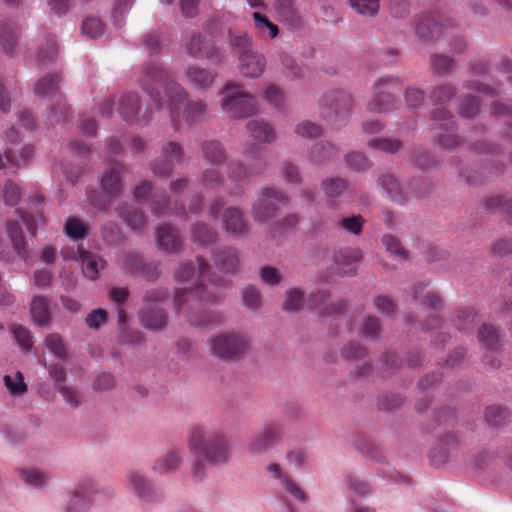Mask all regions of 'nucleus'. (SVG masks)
Here are the masks:
<instances>
[{
    "label": "nucleus",
    "instance_id": "obj_57",
    "mask_svg": "<svg viewBox=\"0 0 512 512\" xmlns=\"http://www.w3.org/2000/svg\"><path fill=\"white\" fill-rule=\"evenodd\" d=\"M275 10L279 17L284 21L292 22L296 19V11L292 0H277L275 3Z\"/></svg>",
    "mask_w": 512,
    "mask_h": 512
},
{
    "label": "nucleus",
    "instance_id": "obj_33",
    "mask_svg": "<svg viewBox=\"0 0 512 512\" xmlns=\"http://www.w3.org/2000/svg\"><path fill=\"white\" fill-rule=\"evenodd\" d=\"M509 419V412L499 405H491L485 409V421L489 426L500 427Z\"/></svg>",
    "mask_w": 512,
    "mask_h": 512
},
{
    "label": "nucleus",
    "instance_id": "obj_8",
    "mask_svg": "<svg viewBox=\"0 0 512 512\" xmlns=\"http://www.w3.org/2000/svg\"><path fill=\"white\" fill-rule=\"evenodd\" d=\"M399 86L397 78L383 76L372 85L373 98L368 105L371 112L387 113L395 108L393 92Z\"/></svg>",
    "mask_w": 512,
    "mask_h": 512
},
{
    "label": "nucleus",
    "instance_id": "obj_49",
    "mask_svg": "<svg viewBox=\"0 0 512 512\" xmlns=\"http://www.w3.org/2000/svg\"><path fill=\"white\" fill-rule=\"evenodd\" d=\"M382 243L385 246L386 250L395 258L399 260H404L407 257L405 249L400 244L399 240L389 234H385L382 237Z\"/></svg>",
    "mask_w": 512,
    "mask_h": 512
},
{
    "label": "nucleus",
    "instance_id": "obj_13",
    "mask_svg": "<svg viewBox=\"0 0 512 512\" xmlns=\"http://www.w3.org/2000/svg\"><path fill=\"white\" fill-rule=\"evenodd\" d=\"M185 81L193 88L204 91L209 89L217 78V72L201 67L198 64H190L183 71Z\"/></svg>",
    "mask_w": 512,
    "mask_h": 512
},
{
    "label": "nucleus",
    "instance_id": "obj_1",
    "mask_svg": "<svg viewBox=\"0 0 512 512\" xmlns=\"http://www.w3.org/2000/svg\"><path fill=\"white\" fill-rule=\"evenodd\" d=\"M209 266L202 258H197V273L192 263L181 264L175 272V279L181 287L174 298L175 309L183 313L194 326H203L219 321L217 314L202 310L216 295L206 283L211 280L207 274Z\"/></svg>",
    "mask_w": 512,
    "mask_h": 512
},
{
    "label": "nucleus",
    "instance_id": "obj_19",
    "mask_svg": "<svg viewBox=\"0 0 512 512\" xmlns=\"http://www.w3.org/2000/svg\"><path fill=\"white\" fill-rule=\"evenodd\" d=\"M213 261L218 269L229 273L236 271L240 257L235 249L225 247L213 253Z\"/></svg>",
    "mask_w": 512,
    "mask_h": 512
},
{
    "label": "nucleus",
    "instance_id": "obj_32",
    "mask_svg": "<svg viewBox=\"0 0 512 512\" xmlns=\"http://www.w3.org/2000/svg\"><path fill=\"white\" fill-rule=\"evenodd\" d=\"M416 35L422 39H433L440 33V25L430 16L421 18L415 28Z\"/></svg>",
    "mask_w": 512,
    "mask_h": 512
},
{
    "label": "nucleus",
    "instance_id": "obj_15",
    "mask_svg": "<svg viewBox=\"0 0 512 512\" xmlns=\"http://www.w3.org/2000/svg\"><path fill=\"white\" fill-rule=\"evenodd\" d=\"M155 243L158 249L166 254H179L183 249L178 231L169 225L156 229Z\"/></svg>",
    "mask_w": 512,
    "mask_h": 512
},
{
    "label": "nucleus",
    "instance_id": "obj_36",
    "mask_svg": "<svg viewBox=\"0 0 512 512\" xmlns=\"http://www.w3.org/2000/svg\"><path fill=\"white\" fill-rule=\"evenodd\" d=\"M206 113V104L201 100L189 102L183 111V120L188 124H194L201 120Z\"/></svg>",
    "mask_w": 512,
    "mask_h": 512
},
{
    "label": "nucleus",
    "instance_id": "obj_14",
    "mask_svg": "<svg viewBox=\"0 0 512 512\" xmlns=\"http://www.w3.org/2000/svg\"><path fill=\"white\" fill-rule=\"evenodd\" d=\"M266 67L265 57L255 51H243L238 56L237 69L245 78H259Z\"/></svg>",
    "mask_w": 512,
    "mask_h": 512
},
{
    "label": "nucleus",
    "instance_id": "obj_38",
    "mask_svg": "<svg viewBox=\"0 0 512 512\" xmlns=\"http://www.w3.org/2000/svg\"><path fill=\"white\" fill-rule=\"evenodd\" d=\"M64 232L73 241L82 240L87 236V228L79 219L69 217L65 221Z\"/></svg>",
    "mask_w": 512,
    "mask_h": 512
},
{
    "label": "nucleus",
    "instance_id": "obj_54",
    "mask_svg": "<svg viewBox=\"0 0 512 512\" xmlns=\"http://www.w3.org/2000/svg\"><path fill=\"white\" fill-rule=\"evenodd\" d=\"M21 194L22 193L20 187L12 181H7L3 186L2 198L4 203L8 206L16 205L21 197Z\"/></svg>",
    "mask_w": 512,
    "mask_h": 512
},
{
    "label": "nucleus",
    "instance_id": "obj_63",
    "mask_svg": "<svg viewBox=\"0 0 512 512\" xmlns=\"http://www.w3.org/2000/svg\"><path fill=\"white\" fill-rule=\"evenodd\" d=\"M282 486L285 489V491L294 499L301 502L308 501V496L306 495V493L290 477L284 478Z\"/></svg>",
    "mask_w": 512,
    "mask_h": 512
},
{
    "label": "nucleus",
    "instance_id": "obj_16",
    "mask_svg": "<svg viewBox=\"0 0 512 512\" xmlns=\"http://www.w3.org/2000/svg\"><path fill=\"white\" fill-rule=\"evenodd\" d=\"M182 157V148L176 142H169L162 150V158L157 159L152 165L155 175L164 176L172 172L175 162Z\"/></svg>",
    "mask_w": 512,
    "mask_h": 512
},
{
    "label": "nucleus",
    "instance_id": "obj_21",
    "mask_svg": "<svg viewBox=\"0 0 512 512\" xmlns=\"http://www.w3.org/2000/svg\"><path fill=\"white\" fill-rule=\"evenodd\" d=\"M30 315L32 322L43 327L50 322V310L48 299L43 296H35L31 300Z\"/></svg>",
    "mask_w": 512,
    "mask_h": 512
},
{
    "label": "nucleus",
    "instance_id": "obj_27",
    "mask_svg": "<svg viewBox=\"0 0 512 512\" xmlns=\"http://www.w3.org/2000/svg\"><path fill=\"white\" fill-rule=\"evenodd\" d=\"M480 345L489 350L498 349L500 343V335L495 327L489 324H483L477 333Z\"/></svg>",
    "mask_w": 512,
    "mask_h": 512
},
{
    "label": "nucleus",
    "instance_id": "obj_17",
    "mask_svg": "<svg viewBox=\"0 0 512 512\" xmlns=\"http://www.w3.org/2000/svg\"><path fill=\"white\" fill-rule=\"evenodd\" d=\"M186 53L196 59H209L215 53V45L211 39H207L201 33L194 34L185 45Z\"/></svg>",
    "mask_w": 512,
    "mask_h": 512
},
{
    "label": "nucleus",
    "instance_id": "obj_51",
    "mask_svg": "<svg viewBox=\"0 0 512 512\" xmlns=\"http://www.w3.org/2000/svg\"><path fill=\"white\" fill-rule=\"evenodd\" d=\"M81 31L89 38L96 39L103 35L104 24L98 18H87L82 24Z\"/></svg>",
    "mask_w": 512,
    "mask_h": 512
},
{
    "label": "nucleus",
    "instance_id": "obj_64",
    "mask_svg": "<svg viewBox=\"0 0 512 512\" xmlns=\"http://www.w3.org/2000/svg\"><path fill=\"white\" fill-rule=\"evenodd\" d=\"M361 258V252L358 249L348 248L341 250L335 261L340 266L351 265Z\"/></svg>",
    "mask_w": 512,
    "mask_h": 512
},
{
    "label": "nucleus",
    "instance_id": "obj_30",
    "mask_svg": "<svg viewBox=\"0 0 512 512\" xmlns=\"http://www.w3.org/2000/svg\"><path fill=\"white\" fill-rule=\"evenodd\" d=\"M19 476L25 484L37 489L44 487L48 481L47 474L37 468L21 469Z\"/></svg>",
    "mask_w": 512,
    "mask_h": 512
},
{
    "label": "nucleus",
    "instance_id": "obj_53",
    "mask_svg": "<svg viewBox=\"0 0 512 512\" xmlns=\"http://www.w3.org/2000/svg\"><path fill=\"white\" fill-rule=\"evenodd\" d=\"M229 43L231 48L239 53V55L243 51H252L250 49L252 40L246 33L234 34L232 31H229Z\"/></svg>",
    "mask_w": 512,
    "mask_h": 512
},
{
    "label": "nucleus",
    "instance_id": "obj_10",
    "mask_svg": "<svg viewBox=\"0 0 512 512\" xmlns=\"http://www.w3.org/2000/svg\"><path fill=\"white\" fill-rule=\"evenodd\" d=\"M162 292L153 290L147 292L145 296V306L140 312L141 324L149 330H160L165 327L167 322V315L158 306V303L164 299Z\"/></svg>",
    "mask_w": 512,
    "mask_h": 512
},
{
    "label": "nucleus",
    "instance_id": "obj_7",
    "mask_svg": "<svg viewBox=\"0 0 512 512\" xmlns=\"http://www.w3.org/2000/svg\"><path fill=\"white\" fill-rule=\"evenodd\" d=\"M18 138L19 134L14 128L5 132L6 147L0 148V168L12 169L25 165L33 156V148L30 145H25L19 150Z\"/></svg>",
    "mask_w": 512,
    "mask_h": 512
},
{
    "label": "nucleus",
    "instance_id": "obj_41",
    "mask_svg": "<svg viewBox=\"0 0 512 512\" xmlns=\"http://www.w3.org/2000/svg\"><path fill=\"white\" fill-rule=\"evenodd\" d=\"M3 380L10 395L18 397L26 393L27 385L24 382V378L21 372H16L13 376L5 375Z\"/></svg>",
    "mask_w": 512,
    "mask_h": 512
},
{
    "label": "nucleus",
    "instance_id": "obj_45",
    "mask_svg": "<svg viewBox=\"0 0 512 512\" xmlns=\"http://www.w3.org/2000/svg\"><path fill=\"white\" fill-rule=\"evenodd\" d=\"M58 53L57 44L54 36H49L46 39V48H40L37 54V62L39 65H46L48 62L53 61Z\"/></svg>",
    "mask_w": 512,
    "mask_h": 512
},
{
    "label": "nucleus",
    "instance_id": "obj_18",
    "mask_svg": "<svg viewBox=\"0 0 512 512\" xmlns=\"http://www.w3.org/2000/svg\"><path fill=\"white\" fill-rule=\"evenodd\" d=\"M182 462L183 454L180 450H169L152 462L151 470L157 475H167L176 472Z\"/></svg>",
    "mask_w": 512,
    "mask_h": 512
},
{
    "label": "nucleus",
    "instance_id": "obj_4",
    "mask_svg": "<svg viewBox=\"0 0 512 512\" xmlns=\"http://www.w3.org/2000/svg\"><path fill=\"white\" fill-rule=\"evenodd\" d=\"M243 155L248 161L247 165L241 160H231L227 164V177L233 185L228 190L231 196H241L244 193V187L241 183L252 176L258 175L267 166L266 159L261 154V149L255 145L245 149Z\"/></svg>",
    "mask_w": 512,
    "mask_h": 512
},
{
    "label": "nucleus",
    "instance_id": "obj_25",
    "mask_svg": "<svg viewBox=\"0 0 512 512\" xmlns=\"http://www.w3.org/2000/svg\"><path fill=\"white\" fill-rule=\"evenodd\" d=\"M78 262H81L83 275L90 280L97 279L100 271L103 270L105 266L101 258L87 251L80 254V260Z\"/></svg>",
    "mask_w": 512,
    "mask_h": 512
},
{
    "label": "nucleus",
    "instance_id": "obj_9",
    "mask_svg": "<svg viewBox=\"0 0 512 512\" xmlns=\"http://www.w3.org/2000/svg\"><path fill=\"white\" fill-rule=\"evenodd\" d=\"M125 486L139 500L146 503H158L164 494L155 488L150 478L140 470H129L125 475Z\"/></svg>",
    "mask_w": 512,
    "mask_h": 512
},
{
    "label": "nucleus",
    "instance_id": "obj_28",
    "mask_svg": "<svg viewBox=\"0 0 512 512\" xmlns=\"http://www.w3.org/2000/svg\"><path fill=\"white\" fill-rule=\"evenodd\" d=\"M139 100L134 94H127L119 99L118 112L125 121H133L139 112Z\"/></svg>",
    "mask_w": 512,
    "mask_h": 512
},
{
    "label": "nucleus",
    "instance_id": "obj_2",
    "mask_svg": "<svg viewBox=\"0 0 512 512\" xmlns=\"http://www.w3.org/2000/svg\"><path fill=\"white\" fill-rule=\"evenodd\" d=\"M187 447L195 458L193 476L203 479L207 465L227 464L232 456L233 446L229 436L214 426H193L187 435Z\"/></svg>",
    "mask_w": 512,
    "mask_h": 512
},
{
    "label": "nucleus",
    "instance_id": "obj_58",
    "mask_svg": "<svg viewBox=\"0 0 512 512\" xmlns=\"http://www.w3.org/2000/svg\"><path fill=\"white\" fill-rule=\"evenodd\" d=\"M459 114L463 117H474L479 112V102L474 96H467L459 106Z\"/></svg>",
    "mask_w": 512,
    "mask_h": 512
},
{
    "label": "nucleus",
    "instance_id": "obj_34",
    "mask_svg": "<svg viewBox=\"0 0 512 512\" xmlns=\"http://www.w3.org/2000/svg\"><path fill=\"white\" fill-rule=\"evenodd\" d=\"M200 183L207 188L218 189L224 183V177L221 174L220 166H208L200 176Z\"/></svg>",
    "mask_w": 512,
    "mask_h": 512
},
{
    "label": "nucleus",
    "instance_id": "obj_61",
    "mask_svg": "<svg viewBox=\"0 0 512 512\" xmlns=\"http://www.w3.org/2000/svg\"><path fill=\"white\" fill-rule=\"evenodd\" d=\"M295 133L302 138H314L321 133V128L313 122L303 121L295 128Z\"/></svg>",
    "mask_w": 512,
    "mask_h": 512
},
{
    "label": "nucleus",
    "instance_id": "obj_6",
    "mask_svg": "<svg viewBox=\"0 0 512 512\" xmlns=\"http://www.w3.org/2000/svg\"><path fill=\"white\" fill-rule=\"evenodd\" d=\"M223 94L221 109L231 118H244L257 112L255 99L246 93L240 85L225 84Z\"/></svg>",
    "mask_w": 512,
    "mask_h": 512
},
{
    "label": "nucleus",
    "instance_id": "obj_23",
    "mask_svg": "<svg viewBox=\"0 0 512 512\" xmlns=\"http://www.w3.org/2000/svg\"><path fill=\"white\" fill-rule=\"evenodd\" d=\"M60 78L58 75L41 77L34 85V94L40 98H53L59 90Z\"/></svg>",
    "mask_w": 512,
    "mask_h": 512
},
{
    "label": "nucleus",
    "instance_id": "obj_44",
    "mask_svg": "<svg viewBox=\"0 0 512 512\" xmlns=\"http://www.w3.org/2000/svg\"><path fill=\"white\" fill-rule=\"evenodd\" d=\"M347 189V183L341 178H330L322 182V190L329 198L339 197Z\"/></svg>",
    "mask_w": 512,
    "mask_h": 512
},
{
    "label": "nucleus",
    "instance_id": "obj_52",
    "mask_svg": "<svg viewBox=\"0 0 512 512\" xmlns=\"http://www.w3.org/2000/svg\"><path fill=\"white\" fill-rule=\"evenodd\" d=\"M11 332L14 335V338L17 340L19 346L23 350L31 349L33 342L32 335L29 329L18 324H13L11 327Z\"/></svg>",
    "mask_w": 512,
    "mask_h": 512
},
{
    "label": "nucleus",
    "instance_id": "obj_29",
    "mask_svg": "<svg viewBox=\"0 0 512 512\" xmlns=\"http://www.w3.org/2000/svg\"><path fill=\"white\" fill-rule=\"evenodd\" d=\"M309 305L313 309H317L318 313L325 315L328 312H339L345 307V303L341 302L337 307L328 304V294L326 291H319L312 294L309 299Z\"/></svg>",
    "mask_w": 512,
    "mask_h": 512
},
{
    "label": "nucleus",
    "instance_id": "obj_5",
    "mask_svg": "<svg viewBox=\"0 0 512 512\" xmlns=\"http://www.w3.org/2000/svg\"><path fill=\"white\" fill-rule=\"evenodd\" d=\"M247 334L228 331L213 336L209 340V348L212 355L221 360H236L242 357L249 347Z\"/></svg>",
    "mask_w": 512,
    "mask_h": 512
},
{
    "label": "nucleus",
    "instance_id": "obj_40",
    "mask_svg": "<svg viewBox=\"0 0 512 512\" xmlns=\"http://www.w3.org/2000/svg\"><path fill=\"white\" fill-rule=\"evenodd\" d=\"M379 185L393 201L401 200V187L391 174H383L378 179Z\"/></svg>",
    "mask_w": 512,
    "mask_h": 512
},
{
    "label": "nucleus",
    "instance_id": "obj_11",
    "mask_svg": "<svg viewBox=\"0 0 512 512\" xmlns=\"http://www.w3.org/2000/svg\"><path fill=\"white\" fill-rule=\"evenodd\" d=\"M288 198L277 189L263 188L261 195L253 205L255 221L263 222L273 217L281 205L286 204Z\"/></svg>",
    "mask_w": 512,
    "mask_h": 512
},
{
    "label": "nucleus",
    "instance_id": "obj_62",
    "mask_svg": "<svg viewBox=\"0 0 512 512\" xmlns=\"http://www.w3.org/2000/svg\"><path fill=\"white\" fill-rule=\"evenodd\" d=\"M380 329L381 326L378 318L368 317L363 322L362 328L360 330V335L362 337L374 339L380 332Z\"/></svg>",
    "mask_w": 512,
    "mask_h": 512
},
{
    "label": "nucleus",
    "instance_id": "obj_26",
    "mask_svg": "<svg viewBox=\"0 0 512 512\" xmlns=\"http://www.w3.org/2000/svg\"><path fill=\"white\" fill-rule=\"evenodd\" d=\"M250 136L262 143H271L275 139L273 128L263 120H251L247 123Z\"/></svg>",
    "mask_w": 512,
    "mask_h": 512
},
{
    "label": "nucleus",
    "instance_id": "obj_56",
    "mask_svg": "<svg viewBox=\"0 0 512 512\" xmlns=\"http://www.w3.org/2000/svg\"><path fill=\"white\" fill-rule=\"evenodd\" d=\"M143 261L138 254L128 253L121 259V267L127 273L138 274Z\"/></svg>",
    "mask_w": 512,
    "mask_h": 512
},
{
    "label": "nucleus",
    "instance_id": "obj_20",
    "mask_svg": "<svg viewBox=\"0 0 512 512\" xmlns=\"http://www.w3.org/2000/svg\"><path fill=\"white\" fill-rule=\"evenodd\" d=\"M202 157L207 166H221L227 160L223 145L218 141H207L202 144Z\"/></svg>",
    "mask_w": 512,
    "mask_h": 512
},
{
    "label": "nucleus",
    "instance_id": "obj_31",
    "mask_svg": "<svg viewBox=\"0 0 512 512\" xmlns=\"http://www.w3.org/2000/svg\"><path fill=\"white\" fill-rule=\"evenodd\" d=\"M17 42V31L15 25L11 22L2 23L0 27V45L2 49L12 54Z\"/></svg>",
    "mask_w": 512,
    "mask_h": 512
},
{
    "label": "nucleus",
    "instance_id": "obj_39",
    "mask_svg": "<svg viewBox=\"0 0 512 512\" xmlns=\"http://www.w3.org/2000/svg\"><path fill=\"white\" fill-rule=\"evenodd\" d=\"M242 300L247 310L257 312L262 308V297L254 286H247L242 291Z\"/></svg>",
    "mask_w": 512,
    "mask_h": 512
},
{
    "label": "nucleus",
    "instance_id": "obj_47",
    "mask_svg": "<svg viewBox=\"0 0 512 512\" xmlns=\"http://www.w3.org/2000/svg\"><path fill=\"white\" fill-rule=\"evenodd\" d=\"M133 0H115L112 9V20L115 26L122 27L125 16L131 9Z\"/></svg>",
    "mask_w": 512,
    "mask_h": 512
},
{
    "label": "nucleus",
    "instance_id": "obj_46",
    "mask_svg": "<svg viewBox=\"0 0 512 512\" xmlns=\"http://www.w3.org/2000/svg\"><path fill=\"white\" fill-rule=\"evenodd\" d=\"M192 241L199 244H209L216 238V232L205 224H196L192 229Z\"/></svg>",
    "mask_w": 512,
    "mask_h": 512
},
{
    "label": "nucleus",
    "instance_id": "obj_12",
    "mask_svg": "<svg viewBox=\"0 0 512 512\" xmlns=\"http://www.w3.org/2000/svg\"><path fill=\"white\" fill-rule=\"evenodd\" d=\"M282 429L276 423H268L262 427L261 432L247 443V451L253 456L262 455L281 440Z\"/></svg>",
    "mask_w": 512,
    "mask_h": 512
},
{
    "label": "nucleus",
    "instance_id": "obj_3",
    "mask_svg": "<svg viewBox=\"0 0 512 512\" xmlns=\"http://www.w3.org/2000/svg\"><path fill=\"white\" fill-rule=\"evenodd\" d=\"M141 85L149 97L147 109L150 114L167 111L172 124H181V107L187 98L184 88L175 82L160 65L146 67L141 76Z\"/></svg>",
    "mask_w": 512,
    "mask_h": 512
},
{
    "label": "nucleus",
    "instance_id": "obj_50",
    "mask_svg": "<svg viewBox=\"0 0 512 512\" xmlns=\"http://www.w3.org/2000/svg\"><path fill=\"white\" fill-rule=\"evenodd\" d=\"M45 345L50 353L59 359L66 357V346L58 334H49L45 338Z\"/></svg>",
    "mask_w": 512,
    "mask_h": 512
},
{
    "label": "nucleus",
    "instance_id": "obj_48",
    "mask_svg": "<svg viewBox=\"0 0 512 512\" xmlns=\"http://www.w3.org/2000/svg\"><path fill=\"white\" fill-rule=\"evenodd\" d=\"M364 225V219L360 215L344 217L338 221V227L350 234L359 235Z\"/></svg>",
    "mask_w": 512,
    "mask_h": 512
},
{
    "label": "nucleus",
    "instance_id": "obj_22",
    "mask_svg": "<svg viewBox=\"0 0 512 512\" xmlns=\"http://www.w3.org/2000/svg\"><path fill=\"white\" fill-rule=\"evenodd\" d=\"M222 225L225 231L242 234L246 231V222L241 212L236 208H227L222 215Z\"/></svg>",
    "mask_w": 512,
    "mask_h": 512
},
{
    "label": "nucleus",
    "instance_id": "obj_24",
    "mask_svg": "<svg viewBox=\"0 0 512 512\" xmlns=\"http://www.w3.org/2000/svg\"><path fill=\"white\" fill-rule=\"evenodd\" d=\"M121 173L122 168L119 165H112L102 176L101 186L108 196H116L120 192Z\"/></svg>",
    "mask_w": 512,
    "mask_h": 512
},
{
    "label": "nucleus",
    "instance_id": "obj_55",
    "mask_svg": "<svg viewBox=\"0 0 512 512\" xmlns=\"http://www.w3.org/2000/svg\"><path fill=\"white\" fill-rule=\"evenodd\" d=\"M368 146L383 152L394 153L400 148L401 144L398 140L375 138L368 141Z\"/></svg>",
    "mask_w": 512,
    "mask_h": 512
},
{
    "label": "nucleus",
    "instance_id": "obj_59",
    "mask_svg": "<svg viewBox=\"0 0 512 512\" xmlns=\"http://www.w3.org/2000/svg\"><path fill=\"white\" fill-rule=\"evenodd\" d=\"M253 18L255 20V27L260 32H264L266 29H268L271 38H275L278 35V27L270 22L264 15L260 14L259 12H254Z\"/></svg>",
    "mask_w": 512,
    "mask_h": 512
},
{
    "label": "nucleus",
    "instance_id": "obj_60",
    "mask_svg": "<svg viewBox=\"0 0 512 512\" xmlns=\"http://www.w3.org/2000/svg\"><path fill=\"white\" fill-rule=\"evenodd\" d=\"M433 121L440 129L450 130L454 127L452 115L443 108H439L433 112Z\"/></svg>",
    "mask_w": 512,
    "mask_h": 512
},
{
    "label": "nucleus",
    "instance_id": "obj_42",
    "mask_svg": "<svg viewBox=\"0 0 512 512\" xmlns=\"http://www.w3.org/2000/svg\"><path fill=\"white\" fill-rule=\"evenodd\" d=\"M119 215L134 230H140L146 224L145 217L140 210L125 207L119 211Z\"/></svg>",
    "mask_w": 512,
    "mask_h": 512
},
{
    "label": "nucleus",
    "instance_id": "obj_37",
    "mask_svg": "<svg viewBox=\"0 0 512 512\" xmlns=\"http://www.w3.org/2000/svg\"><path fill=\"white\" fill-rule=\"evenodd\" d=\"M88 492L77 488L69 498L66 506L67 512H85L89 507Z\"/></svg>",
    "mask_w": 512,
    "mask_h": 512
},
{
    "label": "nucleus",
    "instance_id": "obj_35",
    "mask_svg": "<svg viewBox=\"0 0 512 512\" xmlns=\"http://www.w3.org/2000/svg\"><path fill=\"white\" fill-rule=\"evenodd\" d=\"M305 304L303 293L298 288H291L286 292L282 309L287 313L300 311Z\"/></svg>",
    "mask_w": 512,
    "mask_h": 512
},
{
    "label": "nucleus",
    "instance_id": "obj_43",
    "mask_svg": "<svg viewBox=\"0 0 512 512\" xmlns=\"http://www.w3.org/2000/svg\"><path fill=\"white\" fill-rule=\"evenodd\" d=\"M349 3L357 13L368 17L377 15L380 9L379 0H349Z\"/></svg>",
    "mask_w": 512,
    "mask_h": 512
}]
</instances>
